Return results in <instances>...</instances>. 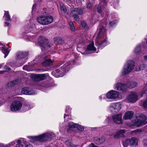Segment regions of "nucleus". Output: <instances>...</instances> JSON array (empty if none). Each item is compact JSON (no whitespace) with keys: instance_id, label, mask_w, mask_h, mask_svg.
<instances>
[{"instance_id":"cd10ccee","label":"nucleus","mask_w":147,"mask_h":147,"mask_svg":"<svg viewBox=\"0 0 147 147\" xmlns=\"http://www.w3.org/2000/svg\"><path fill=\"white\" fill-rule=\"evenodd\" d=\"M50 86L46 82H44L40 85V88L42 90H45V89Z\"/></svg>"},{"instance_id":"ea45409f","label":"nucleus","mask_w":147,"mask_h":147,"mask_svg":"<svg viewBox=\"0 0 147 147\" xmlns=\"http://www.w3.org/2000/svg\"><path fill=\"white\" fill-rule=\"evenodd\" d=\"M98 140L99 141V144H101L104 142L105 139L103 137L99 138H98Z\"/></svg>"},{"instance_id":"aec40b11","label":"nucleus","mask_w":147,"mask_h":147,"mask_svg":"<svg viewBox=\"0 0 147 147\" xmlns=\"http://www.w3.org/2000/svg\"><path fill=\"white\" fill-rule=\"evenodd\" d=\"M0 49H2V52L5 54L4 57L5 58L9 53V50H8L4 45L1 43H0Z\"/></svg>"},{"instance_id":"37998d69","label":"nucleus","mask_w":147,"mask_h":147,"mask_svg":"<svg viewBox=\"0 0 147 147\" xmlns=\"http://www.w3.org/2000/svg\"><path fill=\"white\" fill-rule=\"evenodd\" d=\"M135 70L137 71H138L141 70L140 64L136 66L135 68Z\"/></svg>"},{"instance_id":"49530a36","label":"nucleus","mask_w":147,"mask_h":147,"mask_svg":"<svg viewBox=\"0 0 147 147\" xmlns=\"http://www.w3.org/2000/svg\"><path fill=\"white\" fill-rule=\"evenodd\" d=\"M4 69L5 70V71H6V72L7 71H9L10 70V68L9 67H7L6 65H5L4 66Z\"/></svg>"},{"instance_id":"1a4fd4ad","label":"nucleus","mask_w":147,"mask_h":147,"mask_svg":"<svg viewBox=\"0 0 147 147\" xmlns=\"http://www.w3.org/2000/svg\"><path fill=\"white\" fill-rule=\"evenodd\" d=\"M121 104L119 102L112 103L109 106L108 109L112 113H117L121 109Z\"/></svg>"},{"instance_id":"4d7b16f0","label":"nucleus","mask_w":147,"mask_h":147,"mask_svg":"<svg viewBox=\"0 0 147 147\" xmlns=\"http://www.w3.org/2000/svg\"><path fill=\"white\" fill-rule=\"evenodd\" d=\"M10 65L11 66L13 67H15L16 66L14 65L13 63H10Z\"/></svg>"},{"instance_id":"9d476101","label":"nucleus","mask_w":147,"mask_h":147,"mask_svg":"<svg viewBox=\"0 0 147 147\" xmlns=\"http://www.w3.org/2000/svg\"><path fill=\"white\" fill-rule=\"evenodd\" d=\"M95 42L96 45L99 46L100 47H104L108 44L106 36L98 38H96Z\"/></svg>"},{"instance_id":"412c9836","label":"nucleus","mask_w":147,"mask_h":147,"mask_svg":"<svg viewBox=\"0 0 147 147\" xmlns=\"http://www.w3.org/2000/svg\"><path fill=\"white\" fill-rule=\"evenodd\" d=\"M27 55V53L23 52H18L17 54V58L19 59H23L26 57Z\"/></svg>"},{"instance_id":"39448f33","label":"nucleus","mask_w":147,"mask_h":147,"mask_svg":"<svg viewBox=\"0 0 147 147\" xmlns=\"http://www.w3.org/2000/svg\"><path fill=\"white\" fill-rule=\"evenodd\" d=\"M55 134L52 132H47L38 135V142H43L49 141L54 137Z\"/></svg>"},{"instance_id":"2f4dec72","label":"nucleus","mask_w":147,"mask_h":147,"mask_svg":"<svg viewBox=\"0 0 147 147\" xmlns=\"http://www.w3.org/2000/svg\"><path fill=\"white\" fill-rule=\"evenodd\" d=\"M99 99L102 100V99L104 100L108 101V99L107 98V93L106 94H102L99 96Z\"/></svg>"},{"instance_id":"72a5a7b5","label":"nucleus","mask_w":147,"mask_h":147,"mask_svg":"<svg viewBox=\"0 0 147 147\" xmlns=\"http://www.w3.org/2000/svg\"><path fill=\"white\" fill-rule=\"evenodd\" d=\"M10 18L9 12L8 11H5L4 15L3 16L4 19L8 21L10 19Z\"/></svg>"},{"instance_id":"20e7f679","label":"nucleus","mask_w":147,"mask_h":147,"mask_svg":"<svg viewBox=\"0 0 147 147\" xmlns=\"http://www.w3.org/2000/svg\"><path fill=\"white\" fill-rule=\"evenodd\" d=\"M37 20L39 24L42 25H47L53 22V18L51 16L42 15L38 17Z\"/></svg>"},{"instance_id":"680f3d73","label":"nucleus","mask_w":147,"mask_h":147,"mask_svg":"<svg viewBox=\"0 0 147 147\" xmlns=\"http://www.w3.org/2000/svg\"><path fill=\"white\" fill-rule=\"evenodd\" d=\"M67 1H68L69 3H70L71 2V0H67Z\"/></svg>"},{"instance_id":"c85d7f7f","label":"nucleus","mask_w":147,"mask_h":147,"mask_svg":"<svg viewBox=\"0 0 147 147\" xmlns=\"http://www.w3.org/2000/svg\"><path fill=\"white\" fill-rule=\"evenodd\" d=\"M30 141L32 142H38V136H30L28 137Z\"/></svg>"},{"instance_id":"a18cd8bd","label":"nucleus","mask_w":147,"mask_h":147,"mask_svg":"<svg viewBox=\"0 0 147 147\" xmlns=\"http://www.w3.org/2000/svg\"><path fill=\"white\" fill-rule=\"evenodd\" d=\"M81 25L84 28H86V24L84 21H82L81 22Z\"/></svg>"},{"instance_id":"f3484780","label":"nucleus","mask_w":147,"mask_h":147,"mask_svg":"<svg viewBox=\"0 0 147 147\" xmlns=\"http://www.w3.org/2000/svg\"><path fill=\"white\" fill-rule=\"evenodd\" d=\"M114 88L118 90L124 91L126 88V85L122 83L118 82L115 84L113 86Z\"/></svg>"},{"instance_id":"9b49d317","label":"nucleus","mask_w":147,"mask_h":147,"mask_svg":"<svg viewBox=\"0 0 147 147\" xmlns=\"http://www.w3.org/2000/svg\"><path fill=\"white\" fill-rule=\"evenodd\" d=\"M138 140L136 138H131L126 139L123 142L124 146L127 147L128 144L133 146L137 145Z\"/></svg>"},{"instance_id":"e2e57ef3","label":"nucleus","mask_w":147,"mask_h":147,"mask_svg":"<svg viewBox=\"0 0 147 147\" xmlns=\"http://www.w3.org/2000/svg\"><path fill=\"white\" fill-rule=\"evenodd\" d=\"M146 44L147 45V40H146Z\"/></svg>"},{"instance_id":"6ab92c4d","label":"nucleus","mask_w":147,"mask_h":147,"mask_svg":"<svg viewBox=\"0 0 147 147\" xmlns=\"http://www.w3.org/2000/svg\"><path fill=\"white\" fill-rule=\"evenodd\" d=\"M134 112L132 111H128L124 114L123 118L125 120L131 119L133 116Z\"/></svg>"},{"instance_id":"c756f323","label":"nucleus","mask_w":147,"mask_h":147,"mask_svg":"<svg viewBox=\"0 0 147 147\" xmlns=\"http://www.w3.org/2000/svg\"><path fill=\"white\" fill-rule=\"evenodd\" d=\"M52 63V61L50 59L45 60L43 63V65L45 66H47L50 65Z\"/></svg>"},{"instance_id":"6e6552de","label":"nucleus","mask_w":147,"mask_h":147,"mask_svg":"<svg viewBox=\"0 0 147 147\" xmlns=\"http://www.w3.org/2000/svg\"><path fill=\"white\" fill-rule=\"evenodd\" d=\"M107 97L109 99H115L117 98H121L122 96L119 92L114 90H111L107 93Z\"/></svg>"},{"instance_id":"3c124183","label":"nucleus","mask_w":147,"mask_h":147,"mask_svg":"<svg viewBox=\"0 0 147 147\" xmlns=\"http://www.w3.org/2000/svg\"><path fill=\"white\" fill-rule=\"evenodd\" d=\"M92 6V5L91 3H89L87 6V8H90Z\"/></svg>"},{"instance_id":"4c0bfd02","label":"nucleus","mask_w":147,"mask_h":147,"mask_svg":"<svg viewBox=\"0 0 147 147\" xmlns=\"http://www.w3.org/2000/svg\"><path fill=\"white\" fill-rule=\"evenodd\" d=\"M65 144L68 146H70L71 147H76L75 146L72 144L71 142L69 140H67L66 141Z\"/></svg>"},{"instance_id":"b1692460","label":"nucleus","mask_w":147,"mask_h":147,"mask_svg":"<svg viewBox=\"0 0 147 147\" xmlns=\"http://www.w3.org/2000/svg\"><path fill=\"white\" fill-rule=\"evenodd\" d=\"M137 85V83L136 82L129 81L126 84V88L129 87L130 88H133L136 87Z\"/></svg>"},{"instance_id":"4be33fe9","label":"nucleus","mask_w":147,"mask_h":147,"mask_svg":"<svg viewBox=\"0 0 147 147\" xmlns=\"http://www.w3.org/2000/svg\"><path fill=\"white\" fill-rule=\"evenodd\" d=\"M96 51V49L94 46V43L93 42H91L89 43L87 47V52L89 51H92L94 52Z\"/></svg>"},{"instance_id":"dca6fc26","label":"nucleus","mask_w":147,"mask_h":147,"mask_svg":"<svg viewBox=\"0 0 147 147\" xmlns=\"http://www.w3.org/2000/svg\"><path fill=\"white\" fill-rule=\"evenodd\" d=\"M122 114H117L113 116L112 119L114 123L116 124H120L122 123Z\"/></svg>"},{"instance_id":"58836bf2","label":"nucleus","mask_w":147,"mask_h":147,"mask_svg":"<svg viewBox=\"0 0 147 147\" xmlns=\"http://www.w3.org/2000/svg\"><path fill=\"white\" fill-rule=\"evenodd\" d=\"M69 24L70 26L71 30L72 31H74L75 30V27L73 22H70L69 23Z\"/></svg>"},{"instance_id":"f03ea898","label":"nucleus","mask_w":147,"mask_h":147,"mask_svg":"<svg viewBox=\"0 0 147 147\" xmlns=\"http://www.w3.org/2000/svg\"><path fill=\"white\" fill-rule=\"evenodd\" d=\"M74 63L73 62L72 63H70V61L68 62L65 63L62 67L52 72V74L56 78L63 76L65 73L68 71L70 67V64H74Z\"/></svg>"},{"instance_id":"bb28decb","label":"nucleus","mask_w":147,"mask_h":147,"mask_svg":"<svg viewBox=\"0 0 147 147\" xmlns=\"http://www.w3.org/2000/svg\"><path fill=\"white\" fill-rule=\"evenodd\" d=\"M125 131L124 129L120 130L117 132L115 136V137L116 138H118L120 137L123 136L124 134Z\"/></svg>"},{"instance_id":"69168bd1","label":"nucleus","mask_w":147,"mask_h":147,"mask_svg":"<svg viewBox=\"0 0 147 147\" xmlns=\"http://www.w3.org/2000/svg\"><path fill=\"white\" fill-rule=\"evenodd\" d=\"M21 66V65H17V66Z\"/></svg>"},{"instance_id":"5fc2aeb1","label":"nucleus","mask_w":147,"mask_h":147,"mask_svg":"<svg viewBox=\"0 0 147 147\" xmlns=\"http://www.w3.org/2000/svg\"><path fill=\"white\" fill-rule=\"evenodd\" d=\"M23 68L24 69L26 70H28V69L27 67V66H25L23 67Z\"/></svg>"},{"instance_id":"a878e982","label":"nucleus","mask_w":147,"mask_h":147,"mask_svg":"<svg viewBox=\"0 0 147 147\" xmlns=\"http://www.w3.org/2000/svg\"><path fill=\"white\" fill-rule=\"evenodd\" d=\"M21 82L20 80L17 79L14 81H11L7 84L8 87H11L14 86L15 85Z\"/></svg>"},{"instance_id":"f257e3e1","label":"nucleus","mask_w":147,"mask_h":147,"mask_svg":"<svg viewBox=\"0 0 147 147\" xmlns=\"http://www.w3.org/2000/svg\"><path fill=\"white\" fill-rule=\"evenodd\" d=\"M145 94H147V85L144 88L142 91L140 93L139 96L135 92H131L125 99V101L128 103H134L138 99V97H141Z\"/></svg>"},{"instance_id":"6e6d98bb","label":"nucleus","mask_w":147,"mask_h":147,"mask_svg":"<svg viewBox=\"0 0 147 147\" xmlns=\"http://www.w3.org/2000/svg\"><path fill=\"white\" fill-rule=\"evenodd\" d=\"M5 72H6V71L5 70L0 71V74H2L3 73H5Z\"/></svg>"},{"instance_id":"338daca9","label":"nucleus","mask_w":147,"mask_h":147,"mask_svg":"<svg viewBox=\"0 0 147 147\" xmlns=\"http://www.w3.org/2000/svg\"><path fill=\"white\" fill-rule=\"evenodd\" d=\"M57 39V38H55V39Z\"/></svg>"},{"instance_id":"2eb2a0df","label":"nucleus","mask_w":147,"mask_h":147,"mask_svg":"<svg viewBox=\"0 0 147 147\" xmlns=\"http://www.w3.org/2000/svg\"><path fill=\"white\" fill-rule=\"evenodd\" d=\"M106 30L103 26H100L98 28V33L96 34V37L98 38L99 37H104L106 36Z\"/></svg>"},{"instance_id":"7ed1b4c3","label":"nucleus","mask_w":147,"mask_h":147,"mask_svg":"<svg viewBox=\"0 0 147 147\" xmlns=\"http://www.w3.org/2000/svg\"><path fill=\"white\" fill-rule=\"evenodd\" d=\"M22 98L16 97L10 106V110L13 112H16L21 109L22 107Z\"/></svg>"},{"instance_id":"a211bd4d","label":"nucleus","mask_w":147,"mask_h":147,"mask_svg":"<svg viewBox=\"0 0 147 147\" xmlns=\"http://www.w3.org/2000/svg\"><path fill=\"white\" fill-rule=\"evenodd\" d=\"M48 76L49 75L47 74L36 75L32 74V77H35L36 78V80L38 81L45 80Z\"/></svg>"},{"instance_id":"0e129e2a","label":"nucleus","mask_w":147,"mask_h":147,"mask_svg":"<svg viewBox=\"0 0 147 147\" xmlns=\"http://www.w3.org/2000/svg\"><path fill=\"white\" fill-rule=\"evenodd\" d=\"M24 63V62H23V63H22V64H23Z\"/></svg>"},{"instance_id":"4468645a","label":"nucleus","mask_w":147,"mask_h":147,"mask_svg":"<svg viewBox=\"0 0 147 147\" xmlns=\"http://www.w3.org/2000/svg\"><path fill=\"white\" fill-rule=\"evenodd\" d=\"M21 92L22 94L27 95H33L36 94L35 91L28 87L23 88Z\"/></svg>"},{"instance_id":"8fccbe9b","label":"nucleus","mask_w":147,"mask_h":147,"mask_svg":"<svg viewBox=\"0 0 147 147\" xmlns=\"http://www.w3.org/2000/svg\"><path fill=\"white\" fill-rule=\"evenodd\" d=\"M61 9L64 12H65L66 11V10L65 7H61Z\"/></svg>"},{"instance_id":"393cba45","label":"nucleus","mask_w":147,"mask_h":147,"mask_svg":"<svg viewBox=\"0 0 147 147\" xmlns=\"http://www.w3.org/2000/svg\"><path fill=\"white\" fill-rule=\"evenodd\" d=\"M33 107L32 105L28 103H25L23 105L22 109L24 111H26Z\"/></svg>"},{"instance_id":"79ce46f5","label":"nucleus","mask_w":147,"mask_h":147,"mask_svg":"<svg viewBox=\"0 0 147 147\" xmlns=\"http://www.w3.org/2000/svg\"><path fill=\"white\" fill-rule=\"evenodd\" d=\"M97 12L99 13H100L102 12L101 8V5H98L97 8Z\"/></svg>"},{"instance_id":"09e8293b","label":"nucleus","mask_w":147,"mask_h":147,"mask_svg":"<svg viewBox=\"0 0 147 147\" xmlns=\"http://www.w3.org/2000/svg\"><path fill=\"white\" fill-rule=\"evenodd\" d=\"M88 147H97V146L93 143H91L89 145Z\"/></svg>"},{"instance_id":"de8ad7c7","label":"nucleus","mask_w":147,"mask_h":147,"mask_svg":"<svg viewBox=\"0 0 147 147\" xmlns=\"http://www.w3.org/2000/svg\"><path fill=\"white\" fill-rule=\"evenodd\" d=\"M140 67H141V70H142L144 69L146 67L145 65L144 64H140Z\"/></svg>"},{"instance_id":"a19ab883","label":"nucleus","mask_w":147,"mask_h":147,"mask_svg":"<svg viewBox=\"0 0 147 147\" xmlns=\"http://www.w3.org/2000/svg\"><path fill=\"white\" fill-rule=\"evenodd\" d=\"M142 105L145 108L147 109V99L143 102Z\"/></svg>"},{"instance_id":"5701e85b","label":"nucleus","mask_w":147,"mask_h":147,"mask_svg":"<svg viewBox=\"0 0 147 147\" xmlns=\"http://www.w3.org/2000/svg\"><path fill=\"white\" fill-rule=\"evenodd\" d=\"M142 46L140 44L138 45L134 48L133 52L137 55L139 54L142 53Z\"/></svg>"},{"instance_id":"0eeeda50","label":"nucleus","mask_w":147,"mask_h":147,"mask_svg":"<svg viewBox=\"0 0 147 147\" xmlns=\"http://www.w3.org/2000/svg\"><path fill=\"white\" fill-rule=\"evenodd\" d=\"M133 122L135 126L139 127L147 123V118L143 114H141L136 117V120Z\"/></svg>"},{"instance_id":"052dcab7","label":"nucleus","mask_w":147,"mask_h":147,"mask_svg":"<svg viewBox=\"0 0 147 147\" xmlns=\"http://www.w3.org/2000/svg\"><path fill=\"white\" fill-rule=\"evenodd\" d=\"M2 65H3L2 64H0V69L2 67V66H3Z\"/></svg>"},{"instance_id":"423d86ee","label":"nucleus","mask_w":147,"mask_h":147,"mask_svg":"<svg viewBox=\"0 0 147 147\" xmlns=\"http://www.w3.org/2000/svg\"><path fill=\"white\" fill-rule=\"evenodd\" d=\"M135 66L134 62L132 60H128L125 64L122 73L123 75L128 74L131 72Z\"/></svg>"},{"instance_id":"473e14b6","label":"nucleus","mask_w":147,"mask_h":147,"mask_svg":"<svg viewBox=\"0 0 147 147\" xmlns=\"http://www.w3.org/2000/svg\"><path fill=\"white\" fill-rule=\"evenodd\" d=\"M15 144V142L14 141H13L11 142L10 143L8 144L4 145V144H1V145L2 147H11L13 146Z\"/></svg>"},{"instance_id":"ddd939ff","label":"nucleus","mask_w":147,"mask_h":147,"mask_svg":"<svg viewBox=\"0 0 147 147\" xmlns=\"http://www.w3.org/2000/svg\"><path fill=\"white\" fill-rule=\"evenodd\" d=\"M38 42L39 44L42 47L45 48L49 47L48 44V40L44 37L40 36L38 39Z\"/></svg>"},{"instance_id":"864d4df0","label":"nucleus","mask_w":147,"mask_h":147,"mask_svg":"<svg viewBox=\"0 0 147 147\" xmlns=\"http://www.w3.org/2000/svg\"><path fill=\"white\" fill-rule=\"evenodd\" d=\"M138 132V130H134V131H133L132 132V133H131V134H134L135 133H136V132Z\"/></svg>"},{"instance_id":"f8f14e48","label":"nucleus","mask_w":147,"mask_h":147,"mask_svg":"<svg viewBox=\"0 0 147 147\" xmlns=\"http://www.w3.org/2000/svg\"><path fill=\"white\" fill-rule=\"evenodd\" d=\"M83 11L82 9L75 8L73 10L71 11L70 15L74 18L75 20H77L79 18L78 14L81 15Z\"/></svg>"},{"instance_id":"603ef678","label":"nucleus","mask_w":147,"mask_h":147,"mask_svg":"<svg viewBox=\"0 0 147 147\" xmlns=\"http://www.w3.org/2000/svg\"><path fill=\"white\" fill-rule=\"evenodd\" d=\"M143 58L145 61H147V55H144L143 57Z\"/></svg>"},{"instance_id":"e433bc0d","label":"nucleus","mask_w":147,"mask_h":147,"mask_svg":"<svg viewBox=\"0 0 147 147\" xmlns=\"http://www.w3.org/2000/svg\"><path fill=\"white\" fill-rule=\"evenodd\" d=\"M76 128L80 131H82L84 129V127L83 126L77 124Z\"/></svg>"},{"instance_id":"c03bdc74","label":"nucleus","mask_w":147,"mask_h":147,"mask_svg":"<svg viewBox=\"0 0 147 147\" xmlns=\"http://www.w3.org/2000/svg\"><path fill=\"white\" fill-rule=\"evenodd\" d=\"M143 144L144 147H147V140H143Z\"/></svg>"},{"instance_id":"13d9d810","label":"nucleus","mask_w":147,"mask_h":147,"mask_svg":"<svg viewBox=\"0 0 147 147\" xmlns=\"http://www.w3.org/2000/svg\"><path fill=\"white\" fill-rule=\"evenodd\" d=\"M35 4H34L33 5V7H32V10L33 11L35 8Z\"/></svg>"},{"instance_id":"c9c22d12","label":"nucleus","mask_w":147,"mask_h":147,"mask_svg":"<svg viewBox=\"0 0 147 147\" xmlns=\"http://www.w3.org/2000/svg\"><path fill=\"white\" fill-rule=\"evenodd\" d=\"M118 22V21L117 20H114L111 21L109 22V25L111 26H113L117 24Z\"/></svg>"},{"instance_id":"bf43d9fd","label":"nucleus","mask_w":147,"mask_h":147,"mask_svg":"<svg viewBox=\"0 0 147 147\" xmlns=\"http://www.w3.org/2000/svg\"><path fill=\"white\" fill-rule=\"evenodd\" d=\"M5 23L7 26H8V25H9V23L8 22H5Z\"/></svg>"},{"instance_id":"f704fd0d","label":"nucleus","mask_w":147,"mask_h":147,"mask_svg":"<svg viewBox=\"0 0 147 147\" xmlns=\"http://www.w3.org/2000/svg\"><path fill=\"white\" fill-rule=\"evenodd\" d=\"M67 108H66L67 109ZM70 111H71V110L70 109H68L67 110V109H66V112H65L66 113H65L64 114V119H66V118H68L69 116V115L68 114V113L69 112V113H70Z\"/></svg>"},{"instance_id":"7c9ffc66","label":"nucleus","mask_w":147,"mask_h":147,"mask_svg":"<svg viewBox=\"0 0 147 147\" xmlns=\"http://www.w3.org/2000/svg\"><path fill=\"white\" fill-rule=\"evenodd\" d=\"M77 124L73 122L69 123L68 125L69 128L67 129V131H68L69 130H71V129L76 128Z\"/></svg>"}]
</instances>
